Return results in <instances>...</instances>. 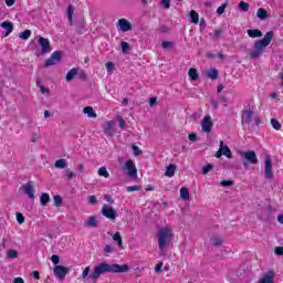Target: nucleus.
Segmentation results:
<instances>
[{
	"instance_id": "obj_1",
	"label": "nucleus",
	"mask_w": 283,
	"mask_h": 283,
	"mask_svg": "<svg viewBox=\"0 0 283 283\" xmlns=\"http://www.w3.org/2000/svg\"><path fill=\"white\" fill-rule=\"evenodd\" d=\"M127 271H129V265L127 264L120 265L118 263L109 264L102 262L93 269L90 277L93 282H96V280H98L101 275H105V273H127Z\"/></svg>"
},
{
	"instance_id": "obj_2",
	"label": "nucleus",
	"mask_w": 283,
	"mask_h": 283,
	"mask_svg": "<svg viewBox=\"0 0 283 283\" xmlns=\"http://www.w3.org/2000/svg\"><path fill=\"white\" fill-rule=\"evenodd\" d=\"M274 34L275 33L273 31H269L264 34L263 39L256 40L254 42V50L250 52V59H260V56L264 54V50L271 45V41H273Z\"/></svg>"
},
{
	"instance_id": "obj_3",
	"label": "nucleus",
	"mask_w": 283,
	"mask_h": 283,
	"mask_svg": "<svg viewBox=\"0 0 283 283\" xmlns=\"http://www.w3.org/2000/svg\"><path fill=\"white\" fill-rule=\"evenodd\" d=\"M159 251H165L174 242V229L169 227L159 228L157 231Z\"/></svg>"
},
{
	"instance_id": "obj_4",
	"label": "nucleus",
	"mask_w": 283,
	"mask_h": 283,
	"mask_svg": "<svg viewBox=\"0 0 283 283\" xmlns=\"http://www.w3.org/2000/svg\"><path fill=\"white\" fill-rule=\"evenodd\" d=\"M264 176L268 180H273L274 174H273V160L271 159V156H265V169H264Z\"/></svg>"
},
{
	"instance_id": "obj_5",
	"label": "nucleus",
	"mask_w": 283,
	"mask_h": 283,
	"mask_svg": "<svg viewBox=\"0 0 283 283\" xmlns=\"http://www.w3.org/2000/svg\"><path fill=\"white\" fill-rule=\"evenodd\" d=\"M201 129L203 134H209L213 129V119L211 115H206L201 120Z\"/></svg>"
},
{
	"instance_id": "obj_6",
	"label": "nucleus",
	"mask_w": 283,
	"mask_h": 283,
	"mask_svg": "<svg viewBox=\"0 0 283 283\" xmlns=\"http://www.w3.org/2000/svg\"><path fill=\"white\" fill-rule=\"evenodd\" d=\"M101 213H102V216H104V218H107L112 222H114V220H116V210H114V208H112V206L104 205Z\"/></svg>"
},
{
	"instance_id": "obj_7",
	"label": "nucleus",
	"mask_w": 283,
	"mask_h": 283,
	"mask_svg": "<svg viewBox=\"0 0 283 283\" xmlns=\"http://www.w3.org/2000/svg\"><path fill=\"white\" fill-rule=\"evenodd\" d=\"M124 169L128 172V176L130 178H136L138 176V169L136 168V164H134V160L128 159L125 165Z\"/></svg>"
},
{
	"instance_id": "obj_8",
	"label": "nucleus",
	"mask_w": 283,
	"mask_h": 283,
	"mask_svg": "<svg viewBox=\"0 0 283 283\" xmlns=\"http://www.w3.org/2000/svg\"><path fill=\"white\" fill-rule=\"evenodd\" d=\"M63 53L61 51H55L51 54L50 59L44 62V67H50L51 65H56L61 61Z\"/></svg>"
},
{
	"instance_id": "obj_9",
	"label": "nucleus",
	"mask_w": 283,
	"mask_h": 283,
	"mask_svg": "<svg viewBox=\"0 0 283 283\" xmlns=\"http://www.w3.org/2000/svg\"><path fill=\"white\" fill-rule=\"evenodd\" d=\"M53 273L55 277H57L59 280H65V275L70 273V268H65L63 265H56L53 270Z\"/></svg>"
},
{
	"instance_id": "obj_10",
	"label": "nucleus",
	"mask_w": 283,
	"mask_h": 283,
	"mask_svg": "<svg viewBox=\"0 0 283 283\" xmlns=\"http://www.w3.org/2000/svg\"><path fill=\"white\" fill-rule=\"evenodd\" d=\"M38 43L42 48V54H50L52 52V46L48 38L40 36Z\"/></svg>"
},
{
	"instance_id": "obj_11",
	"label": "nucleus",
	"mask_w": 283,
	"mask_h": 283,
	"mask_svg": "<svg viewBox=\"0 0 283 283\" xmlns=\"http://www.w3.org/2000/svg\"><path fill=\"white\" fill-rule=\"evenodd\" d=\"M117 28L122 32H129L130 30H134V27L132 25V22L129 20L122 18L117 22Z\"/></svg>"
},
{
	"instance_id": "obj_12",
	"label": "nucleus",
	"mask_w": 283,
	"mask_h": 283,
	"mask_svg": "<svg viewBox=\"0 0 283 283\" xmlns=\"http://www.w3.org/2000/svg\"><path fill=\"white\" fill-rule=\"evenodd\" d=\"M243 158L245 160H248V163H250V165H258V163H259L258 155L253 150L243 153Z\"/></svg>"
},
{
	"instance_id": "obj_13",
	"label": "nucleus",
	"mask_w": 283,
	"mask_h": 283,
	"mask_svg": "<svg viewBox=\"0 0 283 283\" xmlns=\"http://www.w3.org/2000/svg\"><path fill=\"white\" fill-rule=\"evenodd\" d=\"M22 188L24 189V193L29 196L31 200H34V187L32 186V184L28 182L23 185Z\"/></svg>"
},
{
	"instance_id": "obj_14",
	"label": "nucleus",
	"mask_w": 283,
	"mask_h": 283,
	"mask_svg": "<svg viewBox=\"0 0 283 283\" xmlns=\"http://www.w3.org/2000/svg\"><path fill=\"white\" fill-rule=\"evenodd\" d=\"M0 27H2L7 31L6 36H9V34H12V32L14 31V25L10 21L2 22Z\"/></svg>"
},
{
	"instance_id": "obj_15",
	"label": "nucleus",
	"mask_w": 283,
	"mask_h": 283,
	"mask_svg": "<svg viewBox=\"0 0 283 283\" xmlns=\"http://www.w3.org/2000/svg\"><path fill=\"white\" fill-rule=\"evenodd\" d=\"M220 147L223 156H226L227 158H233L231 149L229 148V146H224V142L220 140Z\"/></svg>"
},
{
	"instance_id": "obj_16",
	"label": "nucleus",
	"mask_w": 283,
	"mask_h": 283,
	"mask_svg": "<svg viewBox=\"0 0 283 283\" xmlns=\"http://www.w3.org/2000/svg\"><path fill=\"white\" fill-rule=\"evenodd\" d=\"M248 36H250V39H260L262 38V31L258 30V29H249L248 31Z\"/></svg>"
},
{
	"instance_id": "obj_17",
	"label": "nucleus",
	"mask_w": 283,
	"mask_h": 283,
	"mask_svg": "<svg viewBox=\"0 0 283 283\" xmlns=\"http://www.w3.org/2000/svg\"><path fill=\"white\" fill-rule=\"evenodd\" d=\"M83 114H86L88 118H96V112H94V107L92 106H86L83 108Z\"/></svg>"
},
{
	"instance_id": "obj_18",
	"label": "nucleus",
	"mask_w": 283,
	"mask_h": 283,
	"mask_svg": "<svg viewBox=\"0 0 283 283\" xmlns=\"http://www.w3.org/2000/svg\"><path fill=\"white\" fill-rule=\"evenodd\" d=\"M256 17L261 19V21H265V19H269V12L264 8H260L256 12Z\"/></svg>"
},
{
	"instance_id": "obj_19",
	"label": "nucleus",
	"mask_w": 283,
	"mask_h": 283,
	"mask_svg": "<svg viewBox=\"0 0 283 283\" xmlns=\"http://www.w3.org/2000/svg\"><path fill=\"white\" fill-rule=\"evenodd\" d=\"M175 175H176V165L170 164L169 166H167L165 176H168V178H174Z\"/></svg>"
},
{
	"instance_id": "obj_20",
	"label": "nucleus",
	"mask_w": 283,
	"mask_h": 283,
	"mask_svg": "<svg viewBox=\"0 0 283 283\" xmlns=\"http://www.w3.org/2000/svg\"><path fill=\"white\" fill-rule=\"evenodd\" d=\"M114 120H107L103 124L102 129L107 134V132H112V129H114Z\"/></svg>"
},
{
	"instance_id": "obj_21",
	"label": "nucleus",
	"mask_w": 283,
	"mask_h": 283,
	"mask_svg": "<svg viewBox=\"0 0 283 283\" xmlns=\"http://www.w3.org/2000/svg\"><path fill=\"white\" fill-rule=\"evenodd\" d=\"M76 74H78V69H71L66 74V82L71 83V81H74Z\"/></svg>"
},
{
	"instance_id": "obj_22",
	"label": "nucleus",
	"mask_w": 283,
	"mask_h": 283,
	"mask_svg": "<svg viewBox=\"0 0 283 283\" xmlns=\"http://www.w3.org/2000/svg\"><path fill=\"white\" fill-rule=\"evenodd\" d=\"M55 169H66L67 168V160L65 159H57L54 163Z\"/></svg>"
},
{
	"instance_id": "obj_23",
	"label": "nucleus",
	"mask_w": 283,
	"mask_h": 283,
	"mask_svg": "<svg viewBox=\"0 0 283 283\" xmlns=\"http://www.w3.org/2000/svg\"><path fill=\"white\" fill-rule=\"evenodd\" d=\"M190 21L191 23H195V25H198V23H200V15L198 14V12L193 10L190 11Z\"/></svg>"
},
{
	"instance_id": "obj_24",
	"label": "nucleus",
	"mask_w": 283,
	"mask_h": 283,
	"mask_svg": "<svg viewBox=\"0 0 283 283\" xmlns=\"http://www.w3.org/2000/svg\"><path fill=\"white\" fill-rule=\"evenodd\" d=\"M243 120H245V123L248 124L251 123L253 120V111L251 109L244 111Z\"/></svg>"
},
{
	"instance_id": "obj_25",
	"label": "nucleus",
	"mask_w": 283,
	"mask_h": 283,
	"mask_svg": "<svg viewBox=\"0 0 283 283\" xmlns=\"http://www.w3.org/2000/svg\"><path fill=\"white\" fill-rule=\"evenodd\" d=\"M188 76L189 78H191V81H198V78H200V76L198 75V70L193 67L189 69Z\"/></svg>"
},
{
	"instance_id": "obj_26",
	"label": "nucleus",
	"mask_w": 283,
	"mask_h": 283,
	"mask_svg": "<svg viewBox=\"0 0 283 283\" xmlns=\"http://www.w3.org/2000/svg\"><path fill=\"white\" fill-rule=\"evenodd\" d=\"M85 227H93V228L98 227V221H96V217L94 216L90 217L85 222Z\"/></svg>"
},
{
	"instance_id": "obj_27",
	"label": "nucleus",
	"mask_w": 283,
	"mask_h": 283,
	"mask_svg": "<svg viewBox=\"0 0 283 283\" xmlns=\"http://www.w3.org/2000/svg\"><path fill=\"white\" fill-rule=\"evenodd\" d=\"M40 202H41L42 207H45L48 205V202H50V193L43 192L40 197Z\"/></svg>"
},
{
	"instance_id": "obj_28",
	"label": "nucleus",
	"mask_w": 283,
	"mask_h": 283,
	"mask_svg": "<svg viewBox=\"0 0 283 283\" xmlns=\"http://www.w3.org/2000/svg\"><path fill=\"white\" fill-rule=\"evenodd\" d=\"M259 283H274L273 274H265L260 279Z\"/></svg>"
},
{
	"instance_id": "obj_29",
	"label": "nucleus",
	"mask_w": 283,
	"mask_h": 283,
	"mask_svg": "<svg viewBox=\"0 0 283 283\" xmlns=\"http://www.w3.org/2000/svg\"><path fill=\"white\" fill-rule=\"evenodd\" d=\"M270 123L273 129H275L276 132H280L282 129V124H280V122L276 118H271Z\"/></svg>"
},
{
	"instance_id": "obj_30",
	"label": "nucleus",
	"mask_w": 283,
	"mask_h": 283,
	"mask_svg": "<svg viewBox=\"0 0 283 283\" xmlns=\"http://www.w3.org/2000/svg\"><path fill=\"white\" fill-rule=\"evenodd\" d=\"M180 198L184 199L185 201L189 200V189L186 187H182L180 189Z\"/></svg>"
},
{
	"instance_id": "obj_31",
	"label": "nucleus",
	"mask_w": 283,
	"mask_h": 283,
	"mask_svg": "<svg viewBox=\"0 0 283 283\" xmlns=\"http://www.w3.org/2000/svg\"><path fill=\"white\" fill-rule=\"evenodd\" d=\"M7 258L10 260H17V258H19V252H17V250L10 249L7 251Z\"/></svg>"
},
{
	"instance_id": "obj_32",
	"label": "nucleus",
	"mask_w": 283,
	"mask_h": 283,
	"mask_svg": "<svg viewBox=\"0 0 283 283\" xmlns=\"http://www.w3.org/2000/svg\"><path fill=\"white\" fill-rule=\"evenodd\" d=\"M207 76L208 78L216 81V78H218V70L211 69L210 71L207 72Z\"/></svg>"
},
{
	"instance_id": "obj_33",
	"label": "nucleus",
	"mask_w": 283,
	"mask_h": 283,
	"mask_svg": "<svg viewBox=\"0 0 283 283\" xmlns=\"http://www.w3.org/2000/svg\"><path fill=\"white\" fill-rule=\"evenodd\" d=\"M98 176H102L103 178H109V171H107V167L102 166L98 169Z\"/></svg>"
},
{
	"instance_id": "obj_34",
	"label": "nucleus",
	"mask_w": 283,
	"mask_h": 283,
	"mask_svg": "<svg viewBox=\"0 0 283 283\" xmlns=\"http://www.w3.org/2000/svg\"><path fill=\"white\" fill-rule=\"evenodd\" d=\"M113 240L117 242V247H123V237L120 235V232H116L113 235Z\"/></svg>"
},
{
	"instance_id": "obj_35",
	"label": "nucleus",
	"mask_w": 283,
	"mask_h": 283,
	"mask_svg": "<svg viewBox=\"0 0 283 283\" xmlns=\"http://www.w3.org/2000/svg\"><path fill=\"white\" fill-rule=\"evenodd\" d=\"M32 36V31L31 30H24L22 33H20V39H23L24 41H28Z\"/></svg>"
},
{
	"instance_id": "obj_36",
	"label": "nucleus",
	"mask_w": 283,
	"mask_h": 283,
	"mask_svg": "<svg viewBox=\"0 0 283 283\" xmlns=\"http://www.w3.org/2000/svg\"><path fill=\"white\" fill-rule=\"evenodd\" d=\"M120 48H122V52L123 54H127L129 52V43L122 41L120 42Z\"/></svg>"
},
{
	"instance_id": "obj_37",
	"label": "nucleus",
	"mask_w": 283,
	"mask_h": 283,
	"mask_svg": "<svg viewBox=\"0 0 283 283\" xmlns=\"http://www.w3.org/2000/svg\"><path fill=\"white\" fill-rule=\"evenodd\" d=\"M239 9L241 12H249V3L244 1L239 2Z\"/></svg>"
},
{
	"instance_id": "obj_38",
	"label": "nucleus",
	"mask_w": 283,
	"mask_h": 283,
	"mask_svg": "<svg viewBox=\"0 0 283 283\" xmlns=\"http://www.w3.org/2000/svg\"><path fill=\"white\" fill-rule=\"evenodd\" d=\"M53 200H54L55 207H61V205H63V198H61V196H59V195H55L53 197Z\"/></svg>"
},
{
	"instance_id": "obj_39",
	"label": "nucleus",
	"mask_w": 283,
	"mask_h": 283,
	"mask_svg": "<svg viewBox=\"0 0 283 283\" xmlns=\"http://www.w3.org/2000/svg\"><path fill=\"white\" fill-rule=\"evenodd\" d=\"M72 14H74V7L72 4L67 8V19L72 23Z\"/></svg>"
},
{
	"instance_id": "obj_40",
	"label": "nucleus",
	"mask_w": 283,
	"mask_h": 283,
	"mask_svg": "<svg viewBox=\"0 0 283 283\" xmlns=\"http://www.w3.org/2000/svg\"><path fill=\"white\" fill-rule=\"evenodd\" d=\"M15 218L19 224H23V222H25V217H23V213L21 212H17Z\"/></svg>"
},
{
	"instance_id": "obj_41",
	"label": "nucleus",
	"mask_w": 283,
	"mask_h": 283,
	"mask_svg": "<svg viewBox=\"0 0 283 283\" xmlns=\"http://www.w3.org/2000/svg\"><path fill=\"white\" fill-rule=\"evenodd\" d=\"M212 169H213V165H211V164L206 165V166L202 168V174H203V176H207V174H208L209 171H211Z\"/></svg>"
},
{
	"instance_id": "obj_42",
	"label": "nucleus",
	"mask_w": 283,
	"mask_h": 283,
	"mask_svg": "<svg viewBox=\"0 0 283 283\" xmlns=\"http://www.w3.org/2000/svg\"><path fill=\"white\" fill-rule=\"evenodd\" d=\"M133 153L134 156H143V150H140V147L133 145Z\"/></svg>"
},
{
	"instance_id": "obj_43",
	"label": "nucleus",
	"mask_w": 283,
	"mask_h": 283,
	"mask_svg": "<svg viewBox=\"0 0 283 283\" xmlns=\"http://www.w3.org/2000/svg\"><path fill=\"white\" fill-rule=\"evenodd\" d=\"M105 67H106L107 72H114V70H116V66H114V62H107L105 64Z\"/></svg>"
},
{
	"instance_id": "obj_44",
	"label": "nucleus",
	"mask_w": 283,
	"mask_h": 283,
	"mask_svg": "<svg viewBox=\"0 0 283 283\" xmlns=\"http://www.w3.org/2000/svg\"><path fill=\"white\" fill-rule=\"evenodd\" d=\"M234 185V181L233 180H222L221 182H220V186L221 187H231V186H233Z\"/></svg>"
},
{
	"instance_id": "obj_45",
	"label": "nucleus",
	"mask_w": 283,
	"mask_h": 283,
	"mask_svg": "<svg viewBox=\"0 0 283 283\" xmlns=\"http://www.w3.org/2000/svg\"><path fill=\"white\" fill-rule=\"evenodd\" d=\"M227 6H228L227 2H224L223 4H221V6L217 9V13H219V14H224V10H227Z\"/></svg>"
},
{
	"instance_id": "obj_46",
	"label": "nucleus",
	"mask_w": 283,
	"mask_h": 283,
	"mask_svg": "<svg viewBox=\"0 0 283 283\" xmlns=\"http://www.w3.org/2000/svg\"><path fill=\"white\" fill-rule=\"evenodd\" d=\"M91 270L92 268L90 265L84 269V271L82 272V280H85L87 275H90Z\"/></svg>"
},
{
	"instance_id": "obj_47",
	"label": "nucleus",
	"mask_w": 283,
	"mask_h": 283,
	"mask_svg": "<svg viewBox=\"0 0 283 283\" xmlns=\"http://www.w3.org/2000/svg\"><path fill=\"white\" fill-rule=\"evenodd\" d=\"M212 244L213 247H220L222 244V239H220L219 237L213 238Z\"/></svg>"
},
{
	"instance_id": "obj_48",
	"label": "nucleus",
	"mask_w": 283,
	"mask_h": 283,
	"mask_svg": "<svg viewBox=\"0 0 283 283\" xmlns=\"http://www.w3.org/2000/svg\"><path fill=\"white\" fill-rule=\"evenodd\" d=\"M161 48H164V50H167V48H174V42H171V41H164L161 43Z\"/></svg>"
},
{
	"instance_id": "obj_49",
	"label": "nucleus",
	"mask_w": 283,
	"mask_h": 283,
	"mask_svg": "<svg viewBox=\"0 0 283 283\" xmlns=\"http://www.w3.org/2000/svg\"><path fill=\"white\" fill-rule=\"evenodd\" d=\"M161 6H164L166 10H169V8H171V0H161Z\"/></svg>"
},
{
	"instance_id": "obj_50",
	"label": "nucleus",
	"mask_w": 283,
	"mask_h": 283,
	"mask_svg": "<svg viewBox=\"0 0 283 283\" xmlns=\"http://www.w3.org/2000/svg\"><path fill=\"white\" fill-rule=\"evenodd\" d=\"M87 200H88V205H96V202H98V200L96 199V196H88Z\"/></svg>"
},
{
	"instance_id": "obj_51",
	"label": "nucleus",
	"mask_w": 283,
	"mask_h": 283,
	"mask_svg": "<svg viewBox=\"0 0 283 283\" xmlns=\"http://www.w3.org/2000/svg\"><path fill=\"white\" fill-rule=\"evenodd\" d=\"M51 261L53 262V264H60L61 263V258H59V255L53 254L51 256Z\"/></svg>"
},
{
	"instance_id": "obj_52",
	"label": "nucleus",
	"mask_w": 283,
	"mask_h": 283,
	"mask_svg": "<svg viewBox=\"0 0 283 283\" xmlns=\"http://www.w3.org/2000/svg\"><path fill=\"white\" fill-rule=\"evenodd\" d=\"M77 76L80 81H87V74H85V71H81L80 73H77Z\"/></svg>"
},
{
	"instance_id": "obj_53",
	"label": "nucleus",
	"mask_w": 283,
	"mask_h": 283,
	"mask_svg": "<svg viewBox=\"0 0 283 283\" xmlns=\"http://www.w3.org/2000/svg\"><path fill=\"white\" fill-rule=\"evenodd\" d=\"M188 139L191 143H195V140H198V135L196 133H191V134L188 135Z\"/></svg>"
},
{
	"instance_id": "obj_54",
	"label": "nucleus",
	"mask_w": 283,
	"mask_h": 283,
	"mask_svg": "<svg viewBox=\"0 0 283 283\" xmlns=\"http://www.w3.org/2000/svg\"><path fill=\"white\" fill-rule=\"evenodd\" d=\"M75 174L74 171L70 170V169H66V177H67V180H72V178H74Z\"/></svg>"
},
{
	"instance_id": "obj_55",
	"label": "nucleus",
	"mask_w": 283,
	"mask_h": 283,
	"mask_svg": "<svg viewBox=\"0 0 283 283\" xmlns=\"http://www.w3.org/2000/svg\"><path fill=\"white\" fill-rule=\"evenodd\" d=\"M127 191L132 192V191H140V187L138 186H128L127 187Z\"/></svg>"
},
{
	"instance_id": "obj_56",
	"label": "nucleus",
	"mask_w": 283,
	"mask_h": 283,
	"mask_svg": "<svg viewBox=\"0 0 283 283\" xmlns=\"http://www.w3.org/2000/svg\"><path fill=\"white\" fill-rule=\"evenodd\" d=\"M161 271H163V262H159L155 266V272L156 273H161Z\"/></svg>"
},
{
	"instance_id": "obj_57",
	"label": "nucleus",
	"mask_w": 283,
	"mask_h": 283,
	"mask_svg": "<svg viewBox=\"0 0 283 283\" xmlns=\"http://www.w3.org/2000/svg\"><path fill=\"white\" fill-rule=\"evenodd\" d=\"M275 255H282L283 254V247H276L274 249Z\"/></svg>"
},
{
	"instance_id": "obj_58",
	"label": "nucleus",
	"mask_w": 283,
	"mask_h": 283,
	"mask_svg": "<svg viewBox=\"0 0 283 283\" xmlns=\"http://www.w3.org/2000/svg\"><path fill=\"white\" fill-rule=\"evenodd\" d=\"M36 140H39V134L38 133H33L31 135V143H36Z\"/></svg>"
},
{
	"instance_id": "obj_59",
	"label": "nucleus",
	"mask_w": 283,
	"mask_h": 283,
	"mask_svg": "<svg viewBox=\"0 0 283 283\" xmlns=\"http://www.w3.org/2000/svg\"><path fill=\"white\" fill-rule=\"evenodd\" d=\"M114 251V249L112 248V245L107 244L104 247V252L105 253H112Z\"/></svg>"
},
{
	"instance_id": "obj_60",
	"label": "nucleus",
	"mask_w": 283,
	"mask_h": 283,
	"mask_svg": "<svg viewBox=\"0 0 283 283\" xmlns=\"http://www.w3.org/2000/svg\"><path fill=\"white\" fill-rule=\"evenodd\" d=\"M118 125H119L120 129L125 128V119H123V117L118 118Z\"/></svg>"
},
{
	"instance_id": "obj_61",
	"label": "nucleus",
	"mask_w": 283,
	"mask_h": 283,
	"mask_svg": "<svg viewBox=\"0 0 283 283\" xmlns=\"http://www.w3.org/2000/svg\"><path fill=\"white\" fill-rule=\"evenodd\" d=\"M32 276L34 277V280H41V274L39 273V271H33Z\"/></svg>"
},
{
	"instance_id": "obj_62",
	"label": "nucleus",
	"mask_w": 283,
	"mask_h": 283,
	"mask_svg": "<svg viewBox=\"0 0 283 283\" xmlns=\"http://www.w3.org/2000/svg\"><path fill=\"white\" fill-rule=\"evenodd\" d=\"M220 34H222V29H216V30H214V36H216V39H220Z\"/></svg>"
},
{
	"instance_id": "obj_63",
	"label": "nucleus",
	"mask_w": 283,
	"mask_h": 283,
	"mask_svg": "<svg viewBox=\"0 0 283 283\" xmlns=\"http://www.w3.org/2000/svg\"><path fill=\"white\" fill-rule=\"evenodd\" d=\"M156 103H158V99H157L156 97H150V98H149V105H150V106L156 105Z\"/></svg>"
},
{
	"instance_id": "obj_64",
	"label": "nucleus",
	"mask_w": 283,
	"mask_h": 283,
	"mask_svg": "<svg viewBox=\"0 0 283 283\" xmlns=\"http://www.w3.org/2000/svg\"><path fill=\"white\" fill-rule=\"evenodd\" d=\"M13 283H25V281L23 280V277H15L13 279Z\"/></svg>"
}]
</instances>
